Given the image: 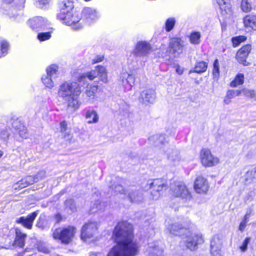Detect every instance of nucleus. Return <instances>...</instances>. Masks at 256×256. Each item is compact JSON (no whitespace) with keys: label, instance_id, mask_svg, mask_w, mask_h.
I'll return each instance as SVG.
<instances>
[{"label":"nucleus","instance_id":"obj_1","mask_svg":"<svg viewBox=\"0 0 256 256\" xmlns=\"http://www.w3.org/2000/svg\"><path fill=\"white\" fill-rule=\"evenodd\" d=\"M81 93L80 84L74 82H66L60 85L58 96L68 102V107L78 108V96Z\"/></svg>","mask_w":256,"mask_h":256},{"label":"nucleus","instance_id":"obj_2","mask_svg":"<svg viewBox=\"0 0 256 256\" xmlns=\"http://www.w3.org/2000/svg\"><path fill=\"white\" fill-rule=\"evenodd\" d=\"M76 232V228L72 226H68L62 228L56 229L52 233V237L56 240H60L64 244L72 242Z\"/></svg>","mask_w":256,"mask_h":256},{"label":"nucleus","instance_id":"obj_3","mask_svg":"<svg viewBox=\"0 0 256 256\" xmlns=\"http://www.w3.org/2000/svg\"><path fill=\"white\" fill-rule=\"evenodd\" d=\"M146 186L151 190L152 198L155 200L160 198L161 192L167 188L166 180L162 178L155 179L152 182H148Z\"/></svg>","mask_w":256,"mask_h":256},{"label":"nucleus","instance_id":"obj_4","mask_svg":"<svg viewBox=\"0 0 256 256\" xmlns=\"http://www.w3.org/2000/svg\"><path fill=\"white\" fill-rule=\"evenodd\" d=\"M183 236L182 238L186 247L190 250H196L198 245L204 242L202 235L196 233L192 234L188 230Z\"/></svg>","mask_w":256,"mask_h":256},{"label":"nucleus","instance_id":"obj_5","mask_svg":"<svg viewBox=\"0 0 256 256\" xmlns=\"http://www.w3.org/2000/svg\"><path fill=\"white\" fill-rule=\"evenodd\" d=\"M184 40L180 38H172L170 40L168 46L169 56L178 58L183 52Z\"/></svg>","mask_w":256,"mask_h":256},{"label":"nucleus","instance_id":"obj_6","mask_svg":"<svg viewBox=\"0 0 256 256\" xmlns=\"http://www.w3.org/2000/svg\"><path fill=\"white\" fill-rule=\"evenodd\" d=\"M98 76L99 78L102 82H106L107 81V74L105 68L102 66H98L95 70L83 74L80 79L82 80L83 78H88L90 80H94V78Z\"/></svg>","mask_w":256,"mask_h":256},{"label":"nucleus","instance_id":"obj_7","mask_svg":"<svg viewBox=\"0 0 256 256\" xmlns=\"http://www.w3.org/2000/svg\"><path fill=\"white\" fill-rule=\"evenodd\" d=\"M172 194L186 200L190 199L191 196L185 185L180 182H175L171 188Z\"/></svg>","mask_w":256,"mask_h":256},{"label":"nucleus","instance_id":"obj_8","mask_svg":"<svg viewBox=\"0 0 256 256\" xmlns=\"http://www.w3.org/2000/svg\"><path fill=\"white\" fill-rule=\"evenodd\" d=\"M152 52V48L149 42L139 41L136 44L132 54L136 57H143L148 56Z\"/></svg>","mask_w":256,"mask_h":256},{"label":"nucleus","instance_id":"obj_9","mask_svg":"<svg viewBox=\"0 0 256 256\" xmlns=\"http://www.w3.org/2000/svg\"><path fill=\"white\" fill-rule=\"evenodd\" d=\"M156 98V92L154 90L146 88L140 92L138 101L142 104L148 106L154 102Z\"/></svg>","mask_w":256,"mask_h":256},{"label":"nucleus","instance_id":"obj_10","mask_svg":"<svg viewBox=\"0 0 256 256\" xmlns=\"http://www.w3.org/2000/svg\"><path fill=\"white\" fill-rule=\"evenodd\" d=\"M96 230V224L95 222H88L84 224L81 229L82 240L86 241L88 239L92 238Z\"/></svg>","mask_w":256,"mask_h":256},{"label":"nucleus","instance_id":"obj_11","mask_svg":"<svg viewBox=\"0 0 256 256\" xmlns=\"http://www.w3.org/2000/svg\"><path fill=\"white\" fill-rule=\"evenodd\" d=\"M202 164L205 166H212L218 163V160L214 158L210 150L202 149L200 154Z\"/></svg>","mask_w":256,"mask_h":256},{"label":"nucleus","instance_id":"obj_12","mask_svg":"<svg viewBox=\"0 0 256 256\" xmlns=\"http://www.w3.org/2000/svg\"><path fill=\"white\" fill-rule=\"evenodd\" d=\"M251 46L246 44L242 46L236 53V58L238 62L244 66H248L250 63L246 61V58L250 52Z\"/></svg>","mask_w":256,"mask_h":256},{"label":"nucleus","instance_id":"obj_13","mask_svg":"<svg viewBox=\"0 0 256 256\" xmlns=\"http://www.w3.org/2000/svg\"><path fill=\"white\" fill-rule=\"evenodd\" d=\"M222 241L218 236H214L210 242V252L212 256H222L221 248Z\"/></svg>","mask_w":256,"mask_h":256},{"label":"nucleus","instance_id":"obj_14","mask_svg":"<svg viewBox=\"0 0 256 256\" xmlns=\"http://www.w3.org/2000/svg\"><path fill=\"white\" fill-rule=\"evenodd\" d=\"M194 188L199 194H205L208 190V184L206 179L202 176H198L194 182Z\"/></svg>","mask_w":256,"mask_h":256},{"label":"nucleus","instance_id":"obj_15","mask_svg":"<svg viewBox=\"0 0 256 256\" xmlns=\"http://www.w3.org/2000/svg\"><path fill=\"white\" fill-rule=\"evenodd\" d=\"M38 212H34L28 214L26 218L22 216L18 220H16V222L17 223L21 224L24 227L31 229L32 226V224L34 220L36 217Z\"/></svg>","mask_w":256,"mask_h":256},{"label":"nucleus","instance_id":"obj_16","mask_svg":"<svg viewBox=\"0 0 256 256\" xmlns=\"http://www.w3.org/2000/svg\"><path fill=\"white\" fill-rule=\"evenodd\" d=\"M60 20L66 25L72 26L75 30L80 29L82 26L78 17H60Z\"/></svg>","mask_w":256,"mask_h":256},{"label":"nucleus","instance_id":"obj_17","mask_svg":"<svg viewBox=\"0 0 256 256\" xmlns=\"http://www.w3.org/2000/svg\"><path fill=\"white\" fill-rule=\"evenodd\" d=\"M128 192V198L130 202H137L143 200L142 194L136 188L132 186L127 189Z\"/></svg>","mask_w":256,"mask_h":256},{"label":"nucleus","instance_id":"obj_18","mask_svg":"<svg viewBox=\"0 0 256 256\" xmlns=\"http://www.w3.org/2000/svg\"><path fill=\"white\" fill-rule=\"evenodd\" d=\"M59 8L60 14L70 16V11L74 8L72 0H63L59 4Z\"/></svg>","mask_w":256,"mask_h":256},{"label":"nucleus","instance_id":"obj_19","mask_svg":"<svg viewBox=\"0 0 256 256\" xmlns=\"http://www.w3.org/2000/svg\"><path fill=\"white\" fill-rule=\"evenodd\" d=\"M168 230H169L170 234L174 236H183L184 233L187 231V230L184 228V226L177 223H174L170 225L168 228Z\"/></svg>","mask_w":256,"mask_h":256},{"label":"nucleus","instance_id":"obj_20","mask_svg":"<svg viewBox=\"0 0 256 256\" xmlns=\"http://www.w3.org/2000/svg\"><path fill=\"white\" fill-rule=\"evenodd\" d=\"M220 6L222 10V14L230 15L232 14V9L230 4V0H216Z\"/></svg>","mask_w":256,"mask_h":256},{"label":"nucleus","instance_id":"obj_21","mask_svg":"<svg viewBox=\"0 0 256 256\" xmlns=\"http://www.w3.org/2000/svg\"><path fill=\"white\" fill-rule=\"evenodd\" d=\"M26 234H23L18 228L16 229V238L12 246H16L20 248H23L25 244V239Z\"/></svg>","mask_w":256,"mask_h":256},{"label":"nucleus","instance_id":"obj_22","mask_svg":"<svg viewBox=\"0 0 256 256\" xmlns=\"http://www.w3.org/2000/svg\"><path fill=\"white\" fill-rule=\"evenodd\" d=\"M165 153L168 158L171 161L179 160L180 159L178 150L173 146L168 147L165 150Z\"/></svg>","mask_w":256,"mask_h":256},{"label":"nucleus","instance_id":"obj_23","mask_svg":"<svg viewBox=\"0 0 256 256\" xmlns=\"http://www.w3.org/2000/svg\"><path fill=\"white\" fill-rule=\"evenodd\" d=\"M150 142H152L156 146L162 148V146L166 142L165 136L164 134H156L149 138Z\"/></svg>","mask_w":256,"mask_h":256},{"label":"nucleus","instance_id":"obj_24","mask_svg":"<svg viewBox=\"0 0 256 256\" xmlns=\"http://www.w3.org/2000/svg\"><path fill=\"white\" fill-rule=\"evenodd\" d=\"M240 96V92L239 90H229L227 91L226 95L224 98V102L225 104H228L231 102V99Z\"/></svg>","mask_w":256,"mask_h":256},{"label":"nucleus","instance_id":"obj_25","mask_svg":"<svg viewBox=\"0 0 256 256\" xmlns=\"http://www.w3.org/2000/svg\"><path fill=\"white\" fill-rule=\"evenodd\" d=\"M28 24L32 29L46 26L42 17H35L28 20Z\"/></svg>","mask_w":256,"mask_h":256},{"label":"nucleus","instance_id":"obj_26","mask_svg":"<svg viewBox=\"0 0 256 256\" xmlns=\"http://www.w3.org/2000/svg\"><path fill=\"white\" fill-rule=\"evenodd\" d=\"M85 116L88 124L96 123L98 120V116L96 111L94 110H88Z\"/></svg>","mask_w":256,"mask_h":256},{"label":"nucleus","instance_id":"obj_27","mask_svg":"<svg viewBox=\"0 0 256 256\" xmlns=\"http://www.w3.org/2000/svg\"><path fill=\"white\" fill-rule=\"evenodd\" d=\"M60 132L66 140L71 142L72 136L69 130L67 129V124L64 121L60 123Z\"/></svg>","mask_w":256,"mask_h":256},{"label":"nucleus","instance_id":"obj_28","mask_svg":"<svg viewBox=\"0 0 256 256\" xmlns=\"http://www.w3.org/2000/svg\"><path fill=\"white\" fill-rule=\"evenodd\" d=\"M208 67V64L204 61L199 62L195 66L194 70H190V73L194 72L196 73H202L206 71Z\"/></svg>","mask_w":256,"mask_h":256},{"label":"nucleus","instance_id":"obj_29","mask_svg":"<svg viewBox=\"0 0 256 256\" xmlns=\"http://www.w3.org/2000/svg\"><path fill=\"white\" fill-rule=\"evenodd\" d=\"M246 181L248 183L254 182L256 180V168L250 169L245 174Z\"/></svg>","mask_w":256,"mask_h":256},{"label":"nucleus","instance_id":"obj_30","mask_svg":"<svg viewBox=\"0 0 256 256\" xmlns=\"http://www.w3.org/2000/svg\"><path fill=\"white\" fill-rule=\"evenodd\" d=\"M244 23L246 27H250L256 30V17H244Z\"/></svg>","mask_w":256,"mask_h":256},{"label":"nucleus","instance_id":"obj_31","mask_svg":"<svg viewBox=\"0 0 256 256\" xmlns=\"http://www.w3.org/2000/svg\"><path fill=\"white\" fill-rule=\"evenodd\" d=\"M201 34L199 32H192L189 36L190 42L194 44H198L200 43Z\"/></svg>","mask_w":256,"mask_h":256},{"label":"nucleus","instance_id":"obj_32","mask_svg":"<svg viewBox=\"0 0 256 256\" xmlns=\"http://www.w3.org/2000/svg\"><path fill=\"white\" fill-rule=\"evenodd\" d=\"M64 206L66 210H70L71 212L76 210V204L72 199L66 200L64 202Z\"/></svg>","mask_w":256,"mask_h":256},{"label":"nucleus","instance_id":"obj_33","mask_svg":"<svg viewBox=\"0 0 256 256\" xmlns=\"http://www.w3.org/2000/svg\"><path fill=\"white\" fill-rule=\"evenodd\" d=\"M244 81V76L242 74H238L236 78L230 82V86L232 87H236L238 85L242 84Z\"/></svg>","mask_w":256,"mask_h":256},{"label":"nucleus","instance_id":"obj_34","mask_svg":"<svg viewBox=\"0 0 256 256\" xmlns=\"http://www.w3.org/2000/svg\"><path fill=\"white\" fill-rule=\"evenodd\" d=\"M176 20L174 18H168L165 23V29L166 32H169L172 30L176 24Z\"/></svg>","mask_w":256,"mask_h":256},{"label":"nucleus","instance_id":"obj_35","mask_svg":"<svg viewBox=\"0 0 256 256\" xmlns=\"http://www.w3.org/2000/svg\"><path fill=\"white\" fill-rule=\"evenodd\" d=\"M149 252L152 254V256H160L161 255L162 250L156 246H148Z\"/></svg>","mask_w":256,"mask_h":256},{"label":"nucleus","instance_id":"obj_36","mask_svg":"<svg viewBox=\"0 0 256 256\" xmlns=\"http://www.w3.org/2000/svg\"><path fill=\"white\" fill-rule=\"evenodd\" d=\"M126 78L128 80V85L126 86V90H130L132 86V85L134 83L135 81V76H134V72H132V74H126Z\"/></svg>","mask_w":256,"mask_h":256},{"label":"nucleus","instance_id":"obj_37","mask_svg":"<svg viewBox=\"0 0 256 256\" xmlns=\"http://www.w3.org/2000/svg\"><path fill=\"white\" fill-rule=\"evenodd\" d=\"M97 90L98 86H93L86 90V94L90 99L93 100L95 97V94Z\"/></svg>","mask_w":256,"mask_h":256},{"label":"nucleus","instance_id":"obj_38","mask_svg":"<svg viewBox=\"0 0 256 256\" xmlns=\"http://www.w3.org/2000/svg\"><path fill=\"white\" fill-rule=\"evenodd\" d=\"M52 76H50L48 74L44 76L42 78V80L43 84L48 88H52L54 86V82L51 78Z\"/></svg>","mask_w":256,"mask_h":256},{"label":"nucleus","instance_id":"obj_39","mask_svg":"<svg viewBox=\"0 0 256 256\" xmlns=\"http://www.w3.org/2000/svg\"><path fill=\"white\" fill-rule=\"evenodd\" d=\"M239 90L240 92V95L242 94L244 96L250 98H253L255 96L254 90L243 88Z\"/></svg>","mask_w":256,"mask_h":256},{"label":"nucleus","instance_id":"obj_40","mask_svg":"<svg viewBox=\"0 0 256 256\" xmlns=\"http://www.w3.org/2000/svg\"><path fill=\"white\" fill-rule=\"evenodd\" d=\"M212 74L214 78H218L220 75V67L218 59L215 60L214 62Z\"/></svg>","mask_w":256,"mask_h":256},{"label":"nucleus","instance_id":"obj_41","mask_svg":"<svg viewBox=\"0 0 256 256\" xmlns=\"http://www.w3.org/2000/svg\"><path fill=\"white\" fill-rule=\"evenodd\" d=\"M246 38L244 36H238L234 37L232 39V44L234 46H238L240 42L246 40Z\"/></svg>","mask_w":256,"mask_h":256},{"label":"nucleus","instance_id":"obj_42","mask_svg":"<svg viewBox=\"0 0 256 256\" xmlns=\"http://www.w3.org/2000/svg\"><path fill=\"white\" fill-rule=\"evenodd\" d=\"M241 8L244 12H249L252 9L251 4L248 2V0H242L241 2Z\"/></svg>","mask_w":256,"mask_h":256},{"label":"nucleus","instance_id":"obj_43","mask_svg":"<svg viewBox=\"0 0 256 256\" xmlns=\"http://www.w3.org/2000/svg\"><path fill=\"white\" fill-rule=\"evenodd\" d=\"M94 208L96 209V211H103L104 210L105 208L106 207V204L103 202H100L99 200L96 201L94 204ZM94 209V207L92 208Z\"/></svg>","mask_w":256,"mask_h":256},{"label":"nucleus","instance_id":"obj_44","mask_svg":"<svg viewBox=\"0 0 256 256\" xmlns=\"http://www.w3.org/2000/svg\"><path fill=\"white\" fill-rule=\"evenodd\" d=\"M26 178L22 179L20 181L15 184L14 185V187L15 189H22L28 186L27 182H26Z\"/></svg>","mask_w":256,"mask_h":256},{"label":"nucleus","instance_id":"obj_45","mask_svg":"<svg viewBox=\"0 0 256 256\" xmlns=\"http://www.w3.org/2000/svg\"><path fill=\"white\" fill-rule=\"evenodd\" d=\"M0 50L2 54H4L7 52L9 48V44L6 40H0Z\"/></svg>","mask_w":256,"mask_h":256},{"label":"nucleus","instance_id":"obj_46","mask_svg":"<svg viewBox=\"0 0 256 256\" xmlns=\"http://www.w3.org/2000/svg\"><path fill=\"white\" fill-rule=\"evenodd\" d=\"M98 14L96 10L91 8H85L82 10V14L84 16L96 15Z\"/></svg>","mask_w":256,"mask_h":256},{"label":"nucleus","instance_id":"obj_47","mask_svg":"<svg viewBox=\"0 0 256 256\" xmlns=\"http://www.w3.org/2000/svg\"><path fill=\"white\" fill-rule=\"evenodd\" d=\"M58 67L56 65L52 64L48 67L46 69V73L50 76H52L54 74H56L58 71Z\"/></svg>","mask_w":256,"mask_h":256},{"label":"nucleus","instance_id":"obj_48","mask_svg":"<svg viewBox=\"0 0 256 256\" xmlns=\"http://www.w3.org/2000/svg\"><path fill=\"white\" fill-rule=\"evenodd\" d=\"M46 176V172L44 170L40 171L36 176H34L35 178V180L38 182L44 178Z\"/></svg>","mask_w":256,"mask_h":256},{"label":"nucleus","instance_id":"obj_49","mask_svg":"<svg viewBox=\"0 0 256 256\" xmlns=\"http://www.w3.org/2000/svg\"><path fill=\"white\" fill-rule=\"evenodd\" d=\"M51 36L50 32H41L38 35V38L41 41L48 40Z\"/></svg>","mask_w":256,"mask_h":256},{"label":"nucleus","instance_id":"obj_50","mask_svg":"<svg viewBox=\"0 0 256 256\" xmlns=\"http://www.w3.org/2000/svg\"><path fill=\"white\" fill-rule=\"evenodd\" d=\"M250 238H246L244 240V241L242 242V245L240 246V248L242 252H244L248 248V245L249 244V242H250Z\"/></svg>","mask_w":256,"mask_h":256},{"label":"nucleus","instance_id":"obj_51","mask_svg":"<svg viewBox=\"0 0 256 256\" xmlns=\"http://www.w3.org/2000/svg\"><path fill=\"white\" fill-rule=\"evenodd\" d=\"M114 192L116 193H120L122 194H126V190L123 188L122 186L120 184L116 185L114 186Z\"/></svg>","mask_w":256,"mask_h":256},{"label":"nucleus","instance_id":"obj_52","mask_svg":"<svg viewBox=\"0 0 256 256\" xmlns=\"http://www.w3.org/2000/svg\"><path fill=\"white\" fill-rule=\"evenodd\" d=\"M12 128H14L16 131H18L20 130L22 128V126L20 122L19 121L16 120H14L12 123Z\"/></svg>","mask_w":256,"mask_h":256},{"label":"nucleus","instance_id":"obj_53","mask_svg":"<svg viewBox=\"0 0 256 256\" xmlns=\"http://www.w3.org/2000/svg\"><path fill=\"white\" fill-rule=\"evenodd\" d=\"M52 0H38L39 6L41 8H44V6H46L49 5Z\"/></svg>","mask_w":256,"mask_h":256},{"label":"nucleus","instance_id":"obj_54","mask_svg":"<svg viewBox=\"0 0 256 256\" xmlns=\"http://www.w3.org/2000/svg\"><path fill=\"white\" fill-rule=\"evenodd\" d=\"M18 134L22 138H27V132L26 130L24 127H22V128L20 130L18 131Z\"/></svg>","mask_w":256,"mask_h":256},{"label":"nucleus","instance_id":"obj_55","mask_svg":"<svg viewBox=\"0 0 256 256\" xmlns=\"http://www.w3.org/2000/svg\"><path fill=\"white\" fill-rule=\"evenodd\" d=\"M26 179V182H27L28 185L30 184H32L36 182L35 180L34 177L31 176H28L26 177H25Z\"/></svg>","mask_w":256,"mask_h":256},{"label":"nucleus","instance_id":"obj_56","mask_svg":"<svg viewBox=\"0 0 256 256\" xmlns=\"http://www.w3.org/2000/svg\"><path fill=\"white\" fill-rule=\"evenodd\" d=\"M10 136V134L5 130H3L0 132V137L2 139L4 140H7Z\"/></svg>","mask_w":256,"mask_h":256},{"label":"nucleus","instance_id":"obj_57","mask_svg":"<svg viewBox=\"0 0 256 256\" xmlns=\"http://www.w3.org/2000/svg\"><path fill=\"white\" fill-rule=\"evenodd\" d=\"M247 222H248L242 220L239 225V226H238L239 230H240V232H244L246 226Z\"/></svg>","mask_w":256,"mask_h":256},{"label":"nucleus","instance_id":"obj_58","mask_svg":"<svg viewBox=\"0 0 256 256\" xmlns=\"http://www.w3.org/2000/svg\"><path fill=\"white\" fill-rule=\"evenodd\" d=\"M252 210L250 208L249 210H247V212H246V214L244 215V218L242 220H243L246 221V222H248V220L250 217V215L252 212Z\"/></svg>","mask_w":256,"mask_h":256},{"label":"nucleus","instance_id":"obj_59","mask_svg":"<svg viewBox=\"0 0 256 256\" xmlns=\"http://www.w3.org/2000/svg\"><path fill=\"white\" fill-rule=\"evenodd\" d=\"M54 218L56 223H59L62 219V215L59 213L56 214L54 216Z\"/></svg>","mask_w":256,"mask_h":256},{"label":"nucleus","instance_id":"obj_60","mask_svg":"<svg viewBox=\"0 0 256 256\" xmlns=\"http://www.w3.org/2000/svg\"><path fill=\"white\" fill-rule=\"evenodd\" d=\"M124 76H123V78L122 79V84L123 86L125 87L126 89V86H128V80L126 78V74H124Z\"/></svg>","mask_w":256,"mask_h":256},{"label":"nucleus","instance_id":"obj_61","mask_svg":"<svg viewBox=\"0 0 256 256\" xmlns=\"http://www.w3.org/2000/svg\"><path fill=\"white\" fill-rule=\"evenodd\" d=\"M104 57L100 56H98L92 60L93 63L95 64L102 62L103 60Z\"/></svg>","mask_w":256,"mask_h":256},{"label":"nucleus","instance_id":"obj_62","mask_svg":"<svg viewBox=\"0 0 256 256\" xmlns=\"http://www.w3.org/2000/svg\"><path fill=\"white\" fill-rule=\"evenodd\" d=\"M92 18L90 16L86 17V20L87 22H88V24H90V22H91L92 20Z\"/></svg>","mask_w":256,"mask_h":256},{"label":"nucleus","instance_id":"obj_63","mask_svg":"<svg viewBox=\"0 0 256 256\" xmlns=\"http://www.w3.org/2000/svg\"><path fill=\"white\" fill-rule=\"evenodd\" d=\"M4 2L7 3V4H11L12 2L14 0H2Z\"/></svg>","mask_w":256,"mask_h":256},{"label":"nucleus","instance_id":"obj_64","mask_svg":"<svg viewBox=\"0 0 256 256\" xmlns=\"http://www.w3.org/2000/svg\"><path fill=\"white\" fill-rule=\"evenodd\" d=\"M25 1L26 0H20L19 3L21 6H22L24 4Z\"/></svg>","mask_w":256,"mask_h":256}]
</instances>
